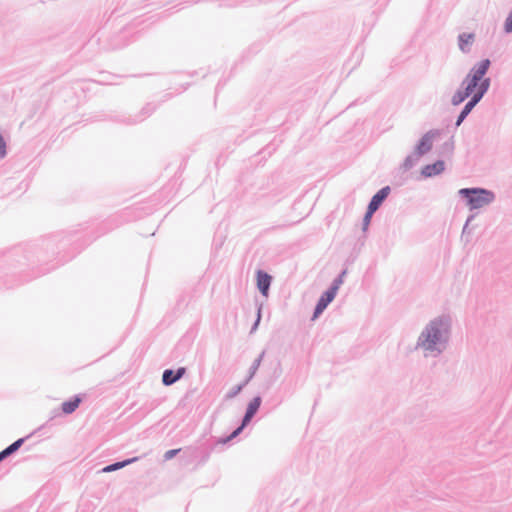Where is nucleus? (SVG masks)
<instances>
[{
  "label": "nucleus",
  "instance_id": "1",
  "mask_svg": "<svg viewBox=\"0 0 512 512\" xmlns=\"http://www.w3.org/2000/svg\"><path fill=\"white\" fill-rule=\"evenodd\" d=\"M490 67V59L485 58L470 68L451 98L452 106H459L469 97L477 104L483 99L491 86V78L487 76Z\"/></svg>",
  "mask_w": 512,
  "mask_h": 512
},
{
  "label": "nucleus",
  "instance_id": "2",
  "mask_svg": "<svg viewBox=\"0 0 512 512\" xmlns=\"http://www.w3.org/2000/svg\"><path fill=\"white\" fill-rule=\"evenodd\" d=\"M451 335V319L440 315L430 320L418 336L415 349H422L426 355L438 357L448 347Z\"/></svg>",
  "mask_w": 512,
  "mask_h": 512
},
{
  "label": "nucleus",
  "instance_id": "3",
  "mask_svg": "<svg viewBox=\"0 0 512 512\" xmlns=\"http://www.w3.org/2000/svg\"><path fill=\"white\" fill-rule=\"evenodd\" d=\"M458 196L463 199L470 211L490 205L496 199L492 190L482 187H467L458 190Z\"/></svg>",
  "mask_w": 512,
  "mask_h": 512
},
{
  "label": "nucleus",
  "instance_id": "4",
  "mask_svg": "<svg viewBox=\"0 0 512 512\" xmlns=\"http://www.w3.org/2000/svg\"><path fill=\"white\" fill-rule=\"evenodd\" d=\"M262 403L261 396L257 395L255 396L247 405L246 411L244 413V416L242 417L240 425L234 429L230 435L226 436L221 440L222 443H227L231 441L232 439L236 438L238 435L241 434V432L247 427L254 416L257 414L260 406Z\"/></svg>",
  "mask_w": 512,
  "mask_h": 512
},
{
  "label": "nucleus",
  "instance_id": "5",
  "mask_svg": "<svg viewBox=\"0 0 512 512\" xmlns=\"http://www.w3.org/2000/svg\"><path fill=\"white\" fill-rule=\"evenodd\" d=\"M442 129H431L427 131L418 141L414 148V154L417 157H422L431 151L433 147V141L440 137L442 134Z\"/></svg>",
  "mask_w": 512,
  "mask_h": 512
},
{
  "label": "nucleus",
  "instance_id": "6",
  "mask_svg": "<svg viewBox=\"0 0 512 512\" xmlns=\"http://www.w3.org/2000/svg\"><path fill=\"white\" fill-rule=\"evenodd\" d=\"M199 457H202L201 461L203 463L206 462L209 458V451L207 449H203L201 446H190L183 450V454L180 458L185 464H189L198 460Z\"/></svg>",
  "mask_w": 512,
  "mask_h": 512
},
{
  "label": "nucleus",
  "instance_id": "7",
  "mask_svg": "<svg viewBox=\"0 0 512 512\" xmlns=\"http://www.w3.org/2000/svg\"><path fill=\"white\" fill-rule=\"evenodd\" d=\"M336 297V294L333 293L331 290L327 289L325 290L321 296L319 297L312 315V320H316L328 307V305L334 300Z\"/></svg>",
  "mask_w": 512,
  "mask_h": 512
},
{
  "label": "nucleus",
  "instance_id": "8",
  "mask_svg": "<svg viewBox=\"0 0 512 512\" xmlns=\"http://www.w3.org/2000/svg\"><path fill=\"white\" fill-rule=\"evenodd\" d=\"M186 367H178L177 369H165L162 373V383L164 386H171L179 381L186 374Z\"/></svg>",
  "mask_w": 512,
  "mask_h": 512
},
{
  "label": "nucleus",
  "instance_id": "9",
  "mask_svg": "<svg viewBox=\"0 0 512 512\" xmlns=\"http://www.w3.org/2000/svg\"><path fill=\"white\" fill-rule=\"evenodd\" d=\"M256 282L261 295L267 297L272 283V276L266 271L259 269L256 272Z\"/></svg>",
  "mask_w": 512,
  "mask_h": 512
},
{
  "label": "nucleus",
  "instance_id": "10",
  "mask_svg": "<svg viewBox=\"0 0 512 512\" xmlns=\"http://www.w3.org/2000/svg\"><path fill=\"white\" fill-rule=\"evenodd\" d=\"M391 192L390 186H384L379 189L370 199L368 206L370 209L377 211L383 202L387 199Z\"/></svg>",
  "mask_w": 512,
  "mask_h": 512
},
{
  "label": "nucleus",
  "instance_id": "11",
  "mask_svg": "<svg viewBox=\"0 0 512 512\" xmlns=\"http://www.w3.org/2000/svg\"><path fill=\"white\" fill-rule=\"evenodd\" d=\"M475 34L474 33H460L457 37L458 48L464 54H469L472 50V46L475 42Z\"/></svg>",
  "mask_w": 512,
  "mask_h": 512
},
{
  "label": "nucleus",
  "instance_id": "12",
  "mask_svg": "<svg viewBox=\"0 0 512 512\" xmlns=\"http://www.w3.org/2000/svg\"><path fill=\"white\" fill-rule=\"evenodd\" d=\"M445 170V162L443 160H436L431 164H427L421 169V175L425 178H431L441 174Z\"/></svg>",
  "mask_w": 512,
  "mask_h": 512
},
{
  "label": "nucleus",
  "instance_id": "13",
  "mask_svg": "<svg viewBox=\"0 0 512 512\" xmlns=\"http://www.w3.org/2000/svg\"><path fill=\"white\" fill-rule=\"evenodd\" d=\"M83 398L81 395H74L70 399L61 404V410L64 414L69 415L76 411L81 404Z\"/></svg>",
  "mask_w": 512,
  "mask_h": 512
},
{
  "label": "nucleus",
  "instance_id": "14",
  "mask_svg": "<svg viewBox=\"0 0 512 512\" xmlns=\"http://www.w3.org/2000/svg\"><path fill=\"white\" fill-rule=\"evenodd\" d=\"M27 437L19 438L2 451H0V462L16 453L26 441Z\"/></svg>",
  "mask_w": 512,
  "mask_h": 512
},
{
  "label": "nucleus",
  "instance_id": "15",
  "mask_svg": "<svg viewBox=\"0 0 512 512\" xmlns=\"http://www.w3.org/2000/svg\"><path fill=\"white\" fill-rule=\"evenodd\" d=\"M137 460H138V457H133V458L124 459L122 461H117V462L111 463L109 465H106L104 468H102L101 472H104V473L113 472V471L119 470L121 468H124L127 465L136 462Z\"/></svg>",
  "mask_w": 512,
  "mask_h": 512
},
{
  "label": "nucleus",
  "instance_id": "16",
  "mask_svg": "<svg viewBox=\"0 0 512 512\" xmlns=\"http://www.w3.org/2000/svg\"><path fill=\"white\" fill-rule=\"evenodd\" d=\"M155 108L156 107L154 105H152L151 103H148L146 106H144L142 108V110L140 112L141 116H136L134 119L129 121V123L130 124H135V123L143 121L146 117H148L149 115H151L153 113Z\"/></svg>",
  "mask_w": 512,
  "mask_h": 512
},
{
  "label": "nucleus",
  "instance_id": "17",
  "mask_svg": "<svg viewBox=\"0 0 512 512\" xmlns=\"http://www.w3.org/2000/svg\"><path fill=\"white\" fill-rule=\"evenodd\" d=\"M347 274V269H343L340 274L333 280V282L331 283V285L329 286V290H331L333 293L337 294L340 286L343 284L344 282V278Z\"/></svg>",
  "mask_w": 512,
  "mask_h": 512
},
{
  "label": "nucleus",
  "instance_id": "18",
  "mask_svg": "<svg viewBox=\"0 0 512 512\" xmlns=\"http://www.w3.org/2000/svg\"><path fill=\"white\" fill-rule=\"evenodd\" d=\"M419 158H420V157H417V156L414 154V152H413L412 154L408 155V156L404 159V161H403V163L401 164L400 168H401L404 172L409 171L410 169H412V168L415 166V164L417 163V161H418V159H419Z\"/></svg>",
  "mask_w": 512,
  "mask_h": 512
},
{
  "label": "nucleus",
  "instance_id": "19",
  "mask_svg": "<svg viewBox=\"0 0 512 512\" xmlns=\"http://www.w3.org/2000/svg\"><path fill=\"white\" fill-rule=\"evenodd\" d=\"M263 356H264V352H262L252 363V365L250 366L249 368V375L248 377L245 379L248 383L249 381L254 377L256 371L258 370L260 364H261V361L263 359Z\"/></svg>",
  "mask_w": 512,
  "mask_h": 512
},
{
  "label": "nucleus",
  "instance_id": "20",
  "mask_svg": "<svg viewBox=\"0 0 512 512\" xmlns=\"http://www.w3.org/2000/svg\"><path fill=\"white\" fill-rule=\"evenodd\" d=\"M248 384V382L246 380H244L242 383L238 384V385H235L234 387H232L228 392L227 394L225 395V398L226 399H233L234 397H236L243 389L244 387Z\"/></svg>",
  "mask_w": 512,
  "mask_h": 512
},
{
  "label": "nucleus",
  "instance_id": "21",
  "mask_svg": "<svg viewBox=\"0 0 512 512\" xmlns=\"http://www.w3.org/2000/svg\"><path fill=\"white\" fill-rule=\"evenodd\" d=\"M471 112L472 111L466 105H464L456 118L455 127L458 128Z\"/></svg>",
  "mask_w": 512,
  "mask_h": 512
},
{
  "label": "nucleus",
  "instance_id": "22",
  "mask_svg": "<svg viewBox=\"0 0 512 512\" xmlns=\"http://www.w3.org/2000/svg\"><path fill=\"white\" fill-rule=\"evenodd\" d=\"M376 213V211L370 209L369 207H367L366 209V212L364 214V217H363V221H362V230L363 231H366L368 229V226L370 225V222H371V219L373 217V215Z\"/></svg>",
  "mask_w": 512,
  "mask_h": 512
},
{
  "label": "nucleus",
  "instance_id": "23",
  "mask_svg": "<svg viewBox=\"0 0 512 512\" xmlns=\"http://www.w3.org/2000/svg\"><path fill=\"white\" fill-rule=\"evenodd\" d=\"M441 149L443 153L451 154L454 150V136H451L446 142H444Z\"/></svg>",
  "mask_w": 512,
  "mask_h": 512
},
{
  "label": "nucleus",
  "instance_id": "24",
  "mask_svg": "<svg viewBox=\"0 0 512 512\" xmlns=\"http://www.w3.org/2000/svg\"><path fill=\"white\" fill-rule=\"evenodd\" d=\"M503 30L506 34L512 33V8L504 21Z\"/></svg>",
  "mask_w": 512,
  "mask_h": 512
},
{
  "label": "nucleus",
  "instance_id": "25",
  "mask_svg": "<svg viewBox=\"0 0 512 512\" xmlns=\"http://www.w3.org/2000/svg\"><path fill=\"white\" fill-rule=\"evenodd\" d=\"M261 313H262V304H259L257 307V316H256V319H255L252 327H251L250 333H253L254 331L257 330V328L260 324V321H261Z\"/></svg>",
  "mask_w": 512,
  "mask_h": 512
},
{
  "label": "nucleus",
  "instance_id": "26",
  "mask_svg": "<svg viewBox=\"0 0 512 512\" xmlns=\"http://www.w3.org/2000/svg\"><path fill=\"white\" fill-rule=\"evenodd\" d=\"M182 451L181 448H178V449H171V450H168L164 453L163 455V458H164V461H169L171 459H173L174 457H176L180 452Z\"/></svg>",
  "mask_w": 512,
  "mask_h": 512
},
{
  "label": "nucleus",
  "instance_id": "27",
  "mask_svg": "<svg viewBox=\"0 0 512 512\" xmlns=\"http://www.w3.org/2000/svg\"><path fill=\"white\" fill-rule=\"evenodd\" d=\"M6 154V141L4 137L0 134V159H3L6 156Z\"/></svg>",
  "mask_w": 512,
  "mask_h": 512
},
{
  "label": "nucleus",
  "instance_id": "28",
  "mask_svg": "<svg viewBox=\"0 0 512 512\" xmlns=\"http://www.w3.org/2000/svg\"><path fill=\"white\" fill-rule=\"evenodd\" d=\"M465 105L472 111L476 107L477 102H475L469 97Z\"/></svg>",
  "mask_w": 512,
  "mask_h": 512
},
{
  "label": "nucleus",
  "instance_id": "29",
  "mask_svg": "<svg viewBox=\"0 0 512 512\" xmlns=\"http://www.w3.org/2000/svg\"><path fill=\"white\" fill-rule=\"evenodd\" d=\"M474 218H475V215H474V214H471V215H469V216L467 217L466 222H465L466 227H469L470 223L474 220Z\"/></svg>",
  "mask_w": 512,
  "mask_h": 512
},
{
  "label": "nucleus",
  "instance_id": "30",
  "mask_svg": "<svg viewBox=\"0 0 512 512\" xmlns=\"http://www.w3.org/2000/svg\"><path fill=\"white\" fill-rule=\"evenodd\" d=\"M470 232L468 231V227H466V224H464L463 226V229H462V235H461V238L463 239L465 237L466 234H469Z\"/></svg>",
  "mask_w": 512,
  "mask_h": 512
}]
</instances>
